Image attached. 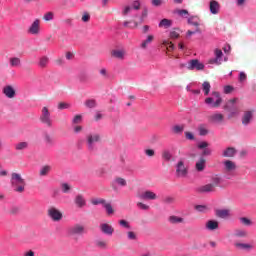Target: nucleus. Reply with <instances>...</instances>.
<instances>
[{"label": "nucleus", "mask_w": 256, "mask_h": 256, "mask_svg": "<svg viewBox=\"0 0 256 256\" xmlns=\"http://www.w3.org/2000/svg\"><path fill=\"white\" fill-rule=\"evenodd\" d=\"M67 233L70 237H73V239L77 241L79 237H83L85 233H87V230L85 229V225L76 223L68 228Z\"/></svg>", "instance_id": "f257e3e1"}, {"label": "nucleus", "mask_w": 256, "mask_h": 256, "mask_svg": "<svg viewBox=\"0 0 256 256\" xmlns=\"http://www.w3.org/2000/svg\"><path fill=\"white\" fill-rule=\"evenodd\" d=\"M221 185V177L214 175L211 177L210 183L200 187L201 193H214L217 190V187Z\"/></svg>", "instance_id": "f03ea898"}, {"label": "nucleus", "mask_w": 256, "mask_h": 256, "mask_svg": "<svg viewBox=\"0 0 256 256\" xmlns=\"http://www.w3.org/2000/svg\"><path fill=\"white\" fill-rule=\"evenodd\" d=\"M11 185L16 193H23L25 191V179L21 177V174L12 173Z\"/></svg>", "instance_id": "7ed1b4c3"}, {"label": "nucleus", "mask_w": 256, "mask_h": 256, "mask_svg": "<svg viewBox=\"0 0 256 256\" xmlns=\"http://www.w3.org/2000/svg\"><path fill=\"white\" fill-rule=\"evenodd\" d=\"M149 13V10H147V8H144L141 16L139 18V21L137 20H133V21H124V27H127L128 29H137V27H139V25H141L142 23L145 22V19H147V15ZM133 23V25H131Z\"/></svg>", "instance_id": "20e7f679"}, {"label": "nucleus", "mask_w": 256, "mask_h": 256, "mask_svg": "<svg viewBox=\"0 0 256 256\" xmlns=\"http://www.w3.org/2000/svg\"><path fill=\"white\" fill-rule=\"evenodd\" d=\"M206 105H211V107L217 108L221 107V103H223V98H221V94L217 91L212 92V97H208L205 99Z\"/></svg>", "instance_id": "39448f33"}, {"label": "nucleus", "mask_w": 256, "mask_h": 256, "mask_svg": "<svg viewBox=\"0 0 256 256\" xmlns=\"http://www.w3.org/2000/svg\"><path fill=\"white\" fill-rule=\"evenodd\" d=\"M40 121L43 123V125H46V127H53V120L51 119V112H49V108L47 106H44L41 111L40 115Z\"/></svg>", "instance_id": "423d86ee"}, {"label": "nucleus", "mask_w": 256, "mask_h": 256, "mask_svg": "<svg viewBox=\"0 0 256 256\" xmlns=\"http://www.w3.org/2000/svg\"><path fill=\"white\" fill-rule=\"evenodd\" d=\"M189 170L187 166H185V161L179 160L176 164V177H187Z\"/></svg>", "instance_id": "0eeeda50"}, {"label": "nucleus", "mask_w": 256, "mask_h": 256, "mask_svg": "<svg viewBox=\"0 0 256 256\" xmlns=\"http://www.w3.org/2000/svg\"><path fill=\"white\" fill-rule=\"evenodd\" d=\"M47 215L48 217H50V219H52V221H61V219H63V213H61V211H59V209L55 208V207H50L47 210Z\"/></svg>", "instance_id": "6e6552de"}, {"label": "nucleus", "mask_w": 256, "mask_h": 256, "mask_svg": "<svg viewBox=\"0 0 256 256\" xmlns=\"http://www.w3.org/2000/svg\"><path fill=\"white\" fill-rule=\"evenodd\" d=\"M101 141V136L99 134H89L87 136V145L89 151H93L95 143Z\"/></svg>", "instance_id": "1a4fd4ad"}, {"label": "nucleus", "mask_w": 256, "mask_h": 256, "mask_svg": "<svg viewBox=\"0 0 256 256\" xmlns=\"http://www.w3.org/2000/svg\"><path fill=\"white\" fill-rule=\"evenodd\" d=\"M187 69L189 71L197 70V71H203L205 69V65L201 63L198 59L190 60Z\"/></svg>", "instance_id": "9d476101"}, {"label": "nucleus", "mask_w": 256, "mask_h": 256, "mask_svg": "<svg viewBox=\"0 0 256 256\" xmlns=\"http://www.w3.org/2000/svg\"><path fill=\"white\" fill-rule=\"evenodd\" d=\"M28 33H30V35H39L41 33V20H34L28 29Z\"/></svg>", "instance_id": "9b49d317"}, {"label": "nucleus", "mask_w": 256, "mask_h": 256, "mask_svg": "<svg viewBox=\"0 0 256 256\" xmlns=\"http://www.w3.org/2000/svg\"><path fill=\"white\" fill-rule=\"evenodd\" d=\"M224 165V173H234V171H237V164L231 160H226L223 162Z\"/></svg>", "instance_id": "f8f14e48"}, {"label": "nucleus", "mask_w": 256, "mask_h": 256, "mask_svg": "<svg viewBox=\"0 0 256 256\" xmlns=\"http://www.w3.org/2000/svg\"><path fill=\"white\" fill-rule=\"evenodd\" d=\"M74 205L78 209H83V207L87 206V200L85 199V196L82 194H77L74 198Z\"/></svg>", "instance_id": "ddd939ff"}, {"label": "nucleus", "mask_w": 256, "mask_h": 256, "mask_svg": "<svg viewBox=\"0 0 256 256\" xmlns=\"http://www.w3.org/2000/svg\"><path fill=\"white\" fill-rule=\"evenodd\" d=\"M209 9L212 15H218L219 11H221V4L217 0H212L210 1Z\"/></svg>", "instance_id": "4468645a"}, {"label": "nucleus", "mask_w": 256, "mask_h": 256, "mask_svg": "<svg viewBox=\"0 0 256 256\" xmlns=\"http://www.w3.org/2000/svg\"><path fill=\"white\" fill-rule=\"evenodd\" d=\"M209 121L211 123H216L218 125H221V123H223V121H225V116L221 113H215L209 117Z\"/></svg>", "instance_id": "2eb2a0df"}, {"label": "nucleus", "mask_w": 256, "mask_h": 256, "mask_svg": "<svg viewBox=\"0 0 256 256\" xmlns=\"http://www.w3.org/2000/svg\"><path fill=\"white\" fill-rule=\"evenodd\" d=\"M100 231H102V233L105 235H113L115 228H113V226H111L109 223H103L100 224Z\"/></svg>", "instance_id": "dca6fc26"}, {"label": "nucleus", "mask_w": 256, "mask_h": 256, "mask_svg": "<svg viewBox=\"0 0 256 256\" xmlns=\"http://www.w3.org/2000/svg\"><path fill=\"white\" fill-rule=\"evenodd\" d=\"M253 113H255V110H248L244 112L242 117V125H249V123H251L253 120Z\"/></svg>", "instance_id": "f3484780"}, {"label": "nucleus", "mask_w": 256, "mask_h": 256, "mask_svg": "<svg viewBox=\"0 0 256 256\" xmlns=\"http://www.w3.org/2000/svg\"><path fill=\"white\" fill-rule=\"evenodd\" d=\"M139 197L144 200L155 201V199H157V194H155L153 191L147 190L143 192Z\"/></svg>", "instance_id": "a211bd4d"}, {"label": "nucleus", "mask_w": 256, "mask_h": 256, "mask_svg": "<svg viewBox=\"0 0 256 256\" xmlns=\"http://www.w3.org/2000/svg\"><path fill=\"white\" fill-rule=\"evenodd\" d=\"M168 221L169 223H171V225H179L185 223V218L176 215H171L169 216Z\"/></svg>", "instance_id": "6ab92c4d"}, {"label": "nucleus", "mask_w": 256, "mask_h": 256, "mask_svg": "<svg viewBox=\"0 0 256 256\" xmlns=\"http://www.w3.org/2000/svg\"><path fill=\"white\" fill-rule=\"evenodd\" d=\"M215 215L216 217H219V219H228L231 213L228 209H218L215 211Z\"/></svg>", "instance_id": "aec40b11"}, {"label": "nucleus", "mask_w": 256, "mask_h": 256, "mask_svg": "<svg viewBox=\"0 0 256 256\" xmlns=\"http://www.w3.org/2000/svg\"><path fill=\"white\" fill-rule=\"evenodd\" d=\"M3 93L8 97V99H13V97H15V89L13 86H5L3 88Z\"/></svg>", "instance_id": "412c9836"}, {"label": "nucleus", "mask_w": 256, "mask_h": 256, "mask_svg": "<svg viewBox=\"0 0 256 256\" xmlns=\"http://www.w3.org/2000/svg\"><path fill=\"white\" fill-rule=\"evenodd\" d=\"M223 157H234L235 155H237V149L233 148V147H228L226 148L223 153H222Z\"/></svg>", "instance_id": "4be33fe9"}, {"label": "nucleus", "mask_w": 256, "mask_h": 256, "mask_svg": "<svg viewBox=\"0 0 256 256\" xmlns=\"http://www.w3.org/2000/svg\"><path fill=\"white\" fill-rule=\"evenodd\" d=\"M206 229H208V231H215L216 229H219V222L215 220H209L206 223Z\"/></svg>", "instance_id": "5701e85b"}, {"label": "nucleus", "mask_w": 256, "mask_h": 256, "mask_svg": "<svg viewBox=\"0 0 256 256\" xmlns=\"http://www.w3.org/2000/svg\"><path fill=\"white\" fill-rule=\"evenodd\" d=\"M111 55L115 59L123 60L125 59V50H112Z\"/></svg>", "instance_id": "b1692460"}, {"label": "nucleus", "mask_w": 256, "mask_h": 256, "mask_svg": "<svg viewBox=\"0 0 256 256\" xmlns=\"http://www.w3.org/2000/svg\"><path fill=\"white\" fill-rule=\"evenodd\" d=\"M119 185L120 187H127V180L125 178L116 177L112 183V187Z\"/></svg>", "instance_id": "393cba45"}, {"label": "nucleus", "mask_w": 256, "mask_h": 256, "mask_svg": "<svg viewBox=\"0 0 256 256\" xmlns=\"http://www.w3.org/2000/svg\"><path fill=\"white\" fill-rule=\"evenodd\" d=\"M205 163H207V160L205 158L201 157L199 161L196 162V170L197 171H204L205 170Z\"/></svg>", "instance_id": "a878e982"}, {"label": "nucleus", "mask_w": 256, "mask_h": 256, "mask_svg": "<svg viewBox=\"0 0 256 256\" xmlns=\"http://www.w3.org/2000/svg\"><path fill=\"white\" fill-rule=\"evenodd\" d=\"M199 23H201V19L198 16H192L188 18L189 25H193L194 27H199Z\"/></svg>", "instance_id": "bb28decb"}, {"label": "nucleus", "mask_w": 256, "mask_h": 256, "mask_svg": "<svg viewBox=\"0 0 256 256\" xmlns=\"http://www.w3.org/2000/svg\"><path fill=\"white\" fill-rule=\"evenodd\" d=\"M44 143L47 145V147H53L55 145V139L51 137L49 134L44 135Z\"/></svg>", "instance_id": "cd10ccee"}, {"label": "nucleus", "mask_w": 256, "mask_h": 256, "mask_svg": "<svg viewBox=\"0 0 256 256\" xmlns=\"http://www.w3.org/2000/svg\"><path fill=\"white\" fill-rule=\"evenodd\" d=\"M198 133L201 137H205V135H209V129L207 128V125L202 124L198 127Z\"/></svg>", "instance_id": "c85d7f7f"}, {"label": "nucleus", "mask_w": 256, "mask_h": 256, "mask_svg": "<svg viewBox=\"0 0 256 256\" xmlns=\"http://www.w3.org/2000/svg\"><path fill=\"white\" fill-rule=\"evenodd\" d=\"M51 172V166L45 165L40 169L39 175L40 177H47L49 173Z\"/></svg>", "instance_id": "c756f323"}, {"label": "nucleus", "mask_w": 256, "mask_h": 256, "mask_svg": "<svg viewBox=\"0 0 256 256\" xmlns=\"http://www.w3.org/2000/svg\"><path fill=\"white\" fill-rule=\"evenodd\" d=\"M171 25H173V21L164 18L160 21L159 23V27H164V29H169V27H171Z\"/></svg>", "instance_id": "7c9ffc66"}, {"label": "nucleus", "mask_w": 256, "mask_h": 256, "mask_svg": "<svg viewBox=\"0 0 256 256\" xmlns=\"http://www.w3.org/2000/svg\"><path fill=\"white\" fill-rule=\"evenodd\" d=\"M29 148V142H19L15 144L16 151H23Z\"/></svg>", "instance_id": "2f4dec72"}, {"label": "nucleus", "mask_w": 256, "mask_h": 256, "mask_svg": "<svg viewBox=\"0 0 256 256\" xmlns=\"http://www.w3.org/2000/svg\"><path fill=\"white\" fill-rule=\"evenodd\" d=\"M153 39H155V36L148 35L147 38L141 43V48L147 49V45H149V43H153Z\"/></svg>", "instance_id": "473e14b6"}, {"label": "nucleus", "mask_w": 256, "mask_h": 256, "mask_svg": "<svg viewBox=\"0 0 256 256\" xmlns=\"http://www.w3.org/2000/svg\"><path fill=\"white\" fill-rule=\"evenodd\" d=\"M103 207L104 209H106V213L108 215H113L115 213V210L113 209V206H111V203L106 201L104 202Z\"/></svg>", "instance_id": "72a5a7b5"}, {"label": "nucleus", "mask_w": 256, "mask_h": 256, "mask_svg": "<svg viewBox=\"0 0 256 256\" xmlns=\"http://www.w3.org/2000/svg\"><path fill=\"white\" fill-rule=\"evenodd\" d=\"M235 247H237V249H242L246 251H249V249H253V246L251 244H245V243H236Z\"/></svg>", "instance_id": "f704fd0d"}, {"label": "nucleus", "mask_w": 256, "mask_h": 256, "mask_svg": "<svg viewBox=\"0 0 256 256\" xmlns=\"http://www.w3.org/2000/svg\"><path fill=\"white\" fill-rule=\"evenodd\" d=\"M202 90L204 91V95H209V92L211 91V83L207 81L203 82Z\"/></svg>", "instance_id": "c9c22d12"}, {"label": "nucleus", "mask_w": 256, "mask_h": 256, "mask_svg": "<svg viewBox=\"0 0 256 256\" xmlns=\"http://www.w3.org/2000/svg\"><path fill=\"white\" fill-rule=\"evenodd\" d=\"M10 65L11 67H19L21 65V59L17 57L10 58Z\"/></svg>", "instance_id": "e433bc0d"}, {"label": "nucleus", "mask_w": 256, "mask_h": 256, "mask_svg": "<svg viewBox=\"0 0 256 256\" xmlns=\"http://www.w3.org/2000/svg\"><path fill=\"white\" fill-rule=\"evenodd\" d=\"M163 45L166 47L167 51H173L175 49V45H173V42H169V40H164Z\"/></svg>", "instance_id": "4c0bfd02"}, {"label": "nucleus", "mask_w": 256, "mask_h": 256, "mask_svg": "<svg viewBox=\"0 0 256 256\" xmlns=\"http://www.w3.org/2000/svg\"><path fill=\"white\" fill-rule=\"evenodd\" d=\"M235 237H247V235H249V233H247L246 230H242V229H238L235 230Z\"/></svg>", "instance_id": "58836bf2"}, {"label": "nucleus", "mask_w": 256, "mask_h": 256, "mask_svg": "<svg viewBox=\"0 0 256 256\" xmlns=\"http://www.w3.org/2000/svg\"><path fill=\"white\" fill-rule=\"evenodd\" d=\"M150 3L152 7H161L162 5H165L164 0H150Z\"/></svg>", "instance_id": "ea45409f"}, {"label": "nucleus", "mask_w": 256, "mask_h": 256, "mask_svg": "<svg viewBox=\"0 0 256 256\" xmlns=\"http://www.w3.org/2000/svg\"><path fill=\"white\" fill-rule=\"evenodd\" d=\"M214 55H215L216 59H218L220 62L222 61V59H223V51L221 49L216 48L214 50Z\"/></svg>", "instance_id": "a19ab883"}, {"label": "nucleus", "mask_w": 256, "mask_h": 256, "mask_svg": "<svg viewBox=\"0 0 256 256\" xmlns=\"http://www.w3.org/2000/svg\"><path fill=\"white\" fill-rule=\"evenodd\" d=\"M162 203H165V205H171V204L175 203V198H173L171 196H166L163 198Z\"/></svg>", "instance_id": "79ce46f5"}, {"label": "nucleus", "mask_w": 256, "mask_h": 256, "mask_svg": "<svg viewBox=\"0 0 256 256\" xmlns=\"http://www.w3.org/2000/svg\"><path fill=\"white\" fill-rule=\"evenodd\" d=\"M171 152H169V150H164L162 152V158L165 160V161H171Z\"/></svg>", "instance_id": "37998d69"}, {"label": "nucleus", "mask_w": 256, "mask_h": 256, "mask_svg": "<svg viewBox=\"0 0 256 256\" xmlns=\"http://www.w3.org/2000/svg\"><path fill=\"white\" fill-rule=\"evenodd\" d=\"M184 130H185V126H184V125H181V126L176 125V126H174V127L172 128V131H173L174 133H176V134H178V133H183Z\"/></svg>", "instance_id": "c03bdc74"}, {"label": "nucleus", "mask_w": 256, "mask_h": 256, "mask_svg": "<svg viewBox=\"0 0 256 256\" xmlns=\"http://www.w3.org/2000/svg\"><path fill=\"white\" fill-rule=\"evenodd\" d=\"M127 239H129V241H137V234L133 231H128Z\"/></svg>", "instance_id": "a18cd8bd"}, {"label": "nucleus", "mask_w": 256, "mask_h": 256, "mask_svg": "<svg viewBox=\"0 0 256 256\" xmlns=\"http://www.w3.org/2000/svg\"><path fill=\"white\" fill-rule=\"evenodd\" d=\"M106 200L101 198L92 199V205H105Z\"/></svg>", "instance_id": "49530a36"}, {"label": "nucleus", "mask_w": 256, "mask_h": 256, "mask_svg": "<svg viewBox=\"0 0 256 256\" xmlns=\"http://www.w3.org/2000/svg\"><path fill=\"white\" fill-rule=\"evenodd\" d=\"M47 63H49V58L44 56L40 59L39 65L40 67H47Z\"/></svg>", "instance_id": "de8ad7c7"}, {"label": "nucleus", "mask_w": 256, "mask_h": 256, "mask_svg": "<svg viewBox=\"0 0 256 256\" xmlns=\"http://www.w3.org/2000/svg\"><path fill=\"white\" fill-rule=\"evenodd\" d=\"M53 17H54L53 12H47L46 14H44L43 20L44 21H53Z\"/></svg>", "instance_id": "09e8293b"}, {"label": "nucleus", "mask_w": 256, "mask_h": 256, "mask_svg": "<svg viewBox=\"0 0 256 256\" xmlns=\"http://www.w3.org/2000/svg\"><path fill=\"white\" fill-rule=\"evenodd\" d=\"M61 189L62 193H69V191H71V186L68 183H63Z\"/></svg>", "instance_id": "8fccbe9b"}, {"label": "nucleus", "mask_w": 256, "mask_h": 256, "mask_svg": "<svg viewBox=\"0 0 256 256\" xmlns=\"http://www.w3.org/2000/svg\"><path fill=\"white\" fill-rule=\"evenodd\" d=\"M132 11H133V7L125 6L123 11H122V15L127 16V15L131 14Z\"/></svg>", "instance_id": "3c124183"}, {"label": "nucleus", "mask_w": 256, "mask_h": 256, "mask_svg": "<svg viewBox=\"0 0 256 256\" xmlns=\"http://www.w3.org/2000/svg\"><path fill=\"white\" fill-rule=\"evenodd\" d=\"M119 225L124 227V229H131V225L129 222H127V220H119Z\"/></svg>", "instance_id": "603ef678"}, {"label": "nucleus", "mask_w": 256, "mask_h": 256, "mask_svg": "<svg viewBox=\"0 0 256 256\" xmlns=\"http://www.w3.org/2000/svg\"><path fill=\"white\" fill-rule=\"evenodd\" d=\"M132 10L139 11L141 9V2L139 0H136L132 3Z\"/></svg>", "instance_id": "864d4df0"}, {"label": "nucleus", "mask_w": 256, "mask_h": 256, "mask_svg": "<svg viewBox=\"0 0 256 256\" xmlns=\"http://www.w3.org/2000/svg\"><path fill=\"white\" fill-rule=\"evenodd\" d=\"M9 215H17L19 213V207L13 206L8 210Z\"/></svg>", "instance_id": "5fc2aeb1"}, {"label": "nucleus", "mask_w": 256, "mask_h": 256, "mask_svg": "<svg viewBox=\"0 0 256 256\" xmlns=\"http://www.w3.org/2000/svg\"><path fill=\"white\" fill-rule=\"evenodd\" d=\"M85 105L86 107H89V109H93V107H96L97 102H95V100H87Z\"/></svg>", "instance_id": "6e6d98bb"}, {"label": "nucleus", "mask_w": 256, "mask_h": 256, "mask_svg": "<svg viewBox=\"0 0 256 256\" xmlns=\"http://www.w3.org/2000/svg\"><path fill=\"white\" fill-rule=\"evenodd\" d=\"M240 223H242V225H246V226L252 225L251 220L247 217L240 218Z\"/></svg>", "instance_id": "4d7b16f0"}, {"label": "nucleus", "mask_w": 256, "mask_h": 256, "mask_svg": "<svg viewBox=\"0 0 256 256\" xmlns=\"http://www.w3.org/2000/svg\"><path fill=\"white\" fill-rule=\"evenodd\" d=\"M184 135L189 141H193L195 139V135L192 132L186 131Z\"/></svg>", "instance_id": "13d9d810"}, {"label": "nucleus", "mask_w": 256, "mask_h": 256, "mask_svg": "<svg viewBox=\"0 0 256 256\" xmlns=\"http://www.w3.org/2000/svg\"><path fill=\"white\" fill-rule=\"evenodd\" d=\"M97 247L100 249H107V241H98L96 242Z\"/></svg>", "instance_id": "bf43d9fd"}, {"label": "nucleus", "mask_w": 256, "mask_h": 256, "mask_svg": "<svg viewBox=\"0 0 256 256\" xmlns=\"http://www.w3.org/2000/svg\"><path fill=\"white\" fill-rule=\"evenodd\" d=\"M90 20H91V15H89V13H84L82 16V21L84 23H89Z\"/></svg>", "instance_id": "052dcab7"}, {"label": "nucleus", "mask_w": 256, "mask_h": 256, "mask_svg": "<svg viewBox=\"0 0 256 256\" xmlns=\"http://www.w3.org/2000/svg\"><path fill=\"white\" fill-rule=\"evenodd\" d=\"M58 109L63 110V109H69V104L65 102H60L58 104Z\"/></svg>", "instance_id": "680f3d73"}, {"label": "nucleus", "mask_w": 256, "mask_h": 256, "mask_svg": "<svg viewBox=\"0 0 256 256\" xmlns=\"http://www.w3.org/2000/svg\"><path fill=\"white\" fill-rule=\"evenodd\" d=\"M137 207H139L140 209H143L144 211L149 210V206L144 204V203H142V202H138L137 203Z\"/></svg>", "instance_id": "e2e57ef3"}, {"label": "nucleus", "mask_w": 256, "mask_h": 256, "mask_svg": "<svg viewBox=\"0 0 256 256\" xmlns=\"http://www.w3.org/2000/svg\"><path fill=\"white\" fill-rule=\"evenodd\" d=\"M145 154L147 155V157H154L155 156V150L147 149V150H145Z\"/></svg>", "instance_id": "0e129e2a"}, {"label": "nucleus", "mask_w": 256, "mask_h": 256, "mask_svg": "<svg viewBox=\"0 0 256 256\" xmlns=\"http://www.w3.org/2000/svg\"><path fill=\"white\" fill-rule=\"evenodd\" d=\"M246 80H247V74H245V72H240L239 81L243 83V81H246Z\"/></svg>", "instance_id": "69168bd1"}, {"label": "nucleus", "mask_w": 256, "mask_h": 256, "mask_svg": "<svg viewBox=\"0 0 256 256\" xmlns=\"http://www.w3.org/2000/svg\"><path fill=\"white\" fill-rule=\"evenodd\" d=\"M177 13L180 15V17H185V15H189V11L185 9L177 10Z\"/></svg>", "instance_id": "338daca9"}, {"label": "nucleus", "mask_w": 256, "mask_h": 256, "mask_svg": "<svg viewBox=\"0 0 256 256\" xmlns=\"http://www.w3.org/2000/svg\"><path fill=\"white\" fill-rule=\"evenodd\" d=\"M170 37H171V39H178L179 32H177V31L170 32Z\"/></svg>", "instance_id": "774afa93"}]
</instances>
